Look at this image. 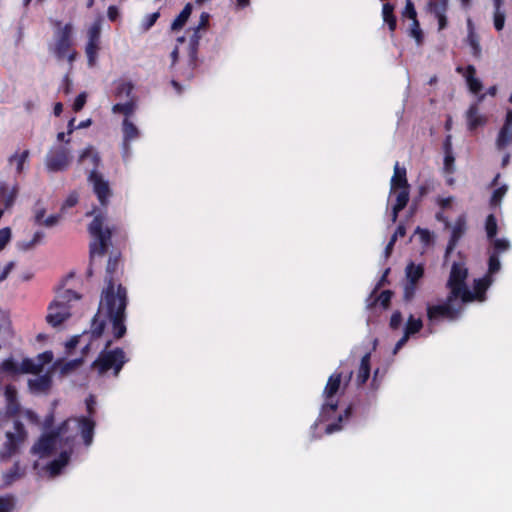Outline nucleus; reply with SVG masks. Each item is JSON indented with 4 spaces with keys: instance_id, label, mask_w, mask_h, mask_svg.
Returning <instances> with one entry per match:
<instances>
[{
    "instance_id": "nucleus-1",
    "label": "nucleus",
    "mask_w": 512,
    "mask_h": 512,
    "mask_svg": "<svg viewBox=\"0 0 512 512\" xmlns=\"http://www.w3.org/2000/svg\"><path fill=\"white\" fill-rule=\"evenodd\" d=\"M488 265V275L476 279L474 281V289L471 291L465 283L468 276L467 268L462 263H454L447 283L450 289L447 301L441 305L428 306L427 315L429 320L436 321L442 317L454 319L460 313L461 304L473 301H485V291L493 281L491 275L498 272L501 268L498 255L490 253Z\"/></svg>"
},
{
    "instance_id": "nucleus-2",
    "label": "nucleus",
    "mask_w": 512,
    "mask_h": 512,
    "mask_svg": "<svg viewBox=\"0 0 512 512\" xmlns=\"http://www.w3.org/2000/svg\"><path fill=\"white\" fill-rule=\"evenodd\" d=\"M94 428L95 422L91 416L67 419L55 432L43 434L31 448V453L39 458L59 454V457L47 466L50 476L54 477L67 465L76 436L80 433L84 444L90 446L93 442Z\"/></svg>"
},
{
    "instance_id": "nucleus-3",
    "label": "nucleus",
    "mask_w": 512,
    "mask_h": 512,
    "mask_svg": "<svg viewBox=\"0 0 512 512\" xmlns=\"http://www.w3.org/2000/svg\"><path fill=\"white\" fill-rule=\"evenodd\" d=\"M125 308V288L121 285L115 287L112 280L109 279L108 286L102 293L98 313L93 320L92 334L97 337L102 334L104 327L103 317H106L112 323L114 336L116 338H121L126 332V327L124 325Z\"/></svg>"
},
{
    "instance_id": "nucleus-4",
    "label": "nucleus",
    "mask_w": 512,
    "mask_h": 512,
    "mask_svg": "<svg viewBox=\"0 0 512 512\" xmlns=\"http://www.w3.org/2000/svg\"><path fill=\"white\" fill-rule=\"evenodd\" d=\"M49 22L53 28V36L48 43V51L57 60H67L72 64L77 58V52L72 47L74 27L72 23L63 24L62 21L50 18Z\"/></svg>"
},
{
    "instance_id": "nucleus-5",
    "label": "nucleus",
    "mask_w": 512,
    "mask_h": 512,
    "mask_svg": "<svg viewBox=\"0 0 512 512\" xmlns=\"http://www.w3.org/2000/svg\"><path fill=\"white\" fill-rule=\"evenodd\" d=\"M26 437L23 425L5 416L0 424V459H9L24 443Z\"/></svg>"
},
{
    "instance_id": "nucleus-6",
    "label": "nucleus",
    "mask_w": 512,
    "mask_h": 512,
    "mask_svg": "<svg viewBox=\"0 0 512 512\" xmlns=\"http://www.w3.org/2000/svg\"><path fill=\"white\" fill-rule=\"evenodd\" d=\"M409 201V185L406 178V169L398 162L394 165V173L390 181V193L388 202L391 204V220L396 222L398 213Z\"/></svg>"
},
{
    "instance_id": "nucleus-7",
    "label": "nucleus",
    "mask_w": 512,
    "mask_h": 512,
    "mask_svg": "<svg viewBox=\"0 0 512 512\" xmlns=\"http://www.w3.org/2000/svg\"><path fill=\"white\" fill-rule=\"evenodd\" d=\"M79 298V295L72 290H64L59 293L48 307L47 322L53 327L61 325L70 317V303Z\"/></svg>"
},
{
    "instance_id": "nucleus-8",
    "label": "nucleus",
    "mask_w": 512,
    "mask_h": 512,
    "mask_svg": "<svg viewBox=\"0 0 512 512\" xmlns=\"http://www.w3.org/2000/svg\"><path fill=\"white\" fill-rule=\"evenodd\" d=\"M88 230L94 237V242L90 245L91 257L102 256L108 246V242L111 237V232L108 228H104V218L98 214L94 217L90 223Z\"/></svg>"
},
{
    "instance_id": "nucleus-9",
    "label": "nucleus",
    "mask_w": 512,
    "mask_h": 512,
    "mask_svg": "<svg viewBox=\"0 0 512 512\" xmlns=\"http://www.w3.org/2000/svg\"><path fill=\"white\" fill-rule=\"evenodd\" d=\"M71 160L72 155L69 146L55 144L48 150L44 162L49 172H59L67 169Z\"/></svg>"
},
{
    "instance_id": "nucleus-10",
    "label": "nucleus",
    "mask_w": 512,
    "mask_h": 512,
    "mask_svg": "<svg viewBox=\"0 0 512 512\" xmlns=\"http://www.w3.org/2000/svg\"><path fill=\"white\" fill-rule=\"evenodd\" d=\"M102 18L98 17L95 21L87 28L86 37L87 42L85 45V54L87 57V63L89 67H94L97 64L98 52L100 50V37L102 30Z\"/></svg>"
},
{
    "instance_id": "nucleus-11",
    "label": "nucleus",
    "mask_w": 512,
    "mask_h": 512,
    "mask_svg": "<svg viewBox=\"0 0 512 512\" xmlns=\"http://www.w3.org/2000/svg\"><path fill=\"white\" fill-rule=\"evenodd\" d=\"M340 385L341 374H332L323 391L324 403L320 414L322 420H327L330 414L336 410L338 401L335 399V396L340 389Z\"/></svg>"
},
{
    "instance_id": "nucleus-12",
    "label": "nucleus",
    "mask_w": 512,
    "mask_h": 512,
    "mask_svg": "<svg viewBox=\"0 0 512 512\" xmlns=\"http://www.w3.org/2000/svg\"><path fill=\"white\" fill-rule=\"evenodd\" d=\"M127 358L121 349H116L110 352L102 353L100 357L94 362V367L102 374L107 370L113 368L114 374L117 376L126 363Z\"/></svg>"
},
{
    "instance_id": "nucleus-13",
    "label": "nucleus",
    "mask_w": 512,
    "mask_h": 512,
    "mask_svg": "<svg viewBox=\"0 0 512 512\" xmlns=\"http://www.w3.org/2000/svg\"><path fill=\"white\" fill-rule=\"evenodd\" d=\"M209 21V14L203 12L200 16L198 25L193 28L192 33L189 36L187 54L189 57V64L194 65L197 58V50L201 35L199 34L200 29H204Z\"/></svg>"
},
{
    "instance_id": "nucleus-14",
    "label": "nucleus",
    "mask_w": 512,
    "mask_h": 512,
    "mask_svg": "<svg viewBox=\"0 0 512 512\" xmlns=\"http://www.w3.org/2000/svg\"><path fill=\"white\" fill-rule=\"evenodd\" d=\"M123 132V158L127 159L131 154L130 143L140 136V130L129 119L124 118L122 122Z\"/></svg>"
},
{
    "instance_id": "nucleus-15",
    "label": "nucleus",
    "mask_w": 512,
    "mask_h": 512,
    "mask_svg": "<svg viewBox=\"0 0 512 512\" xmlns=\"http://www.w3.org/2000/svg\"><path fill=\"white\" fill-rule=\"evenodd\" d=\"M89 181L93 186V190L97 195L101 204H106L108 198L111 195L109 183L103 179V177L96 173L92 172L89 176Z\"/></svg>"
},
{
    "instance_id": "nucleus-16",
    "label": "nucleus",
    "mask_w": 512,
    "mask_h": 512,
    "mask_svg": "<svg viewBox=\"0 0 512 512\" xmlns=\"http://www.w3.org/2000/svg\"><path fill=\"white\" fill-rule=\"evenodd\" d=\"M509 101L512 103V93L509 98ZM512 143V109L508 110L506 115V120L503 127L500 129L498 133V137L496 139V146L499 150L506 148L508 145Z\"/></svg>"
},
{
    "instance_id": "nucleus-17",
    "label": "nucleus",
    "mask_w": 512,
    "mask_h": 512,
    "mask_svg": "<svg viewBox=\"0 0 512 512\" xmlns=\"http://www.w3.org/2000/svg\"><path fill=\"white\" fill-rule=\"evenodd\" d=\"M422 326L423 324L421 319L410 315L405 325L404 334L395 345L394 354H396L406 344L411 335L419 332Z\"/></svg>"
},
{
    "instance_id": "nucleus-18",
    "label": "nucleus",
    "mask_w": 512,
    "mask_h": 512,
    "mask_svg": "<svg viewBox=\"0 0 512 512\" xmlns=\"http://www.w3.org/2000/svg\"><path fill=\"white\" fill-rule=\"evenodd\" d=\"M29 155L30 151L28 149H16L15 152L7 159L8 166L14 169L16 174L23 173L25 164L28 162Z\"/></svg>"
},
{
    "instance_id": "nucleus-19",
    "label": "nucleus",
    "mask_w": 512,
    "mask_h": 512,
    "mask_svg": "<svg viewBox=\"0 0 512 512\" xmlns=\"http://www.w3.org/2000/svg\"><path fill=\"white\" fill-rule=\"evenodd\" d=\"M17 187H8L5 182L0 181V206L9 208L13 205L17 196Z\"/></svg>"
},
{
    "instance_id": "nucleus-20",
    "label": "nucleus",
    "mask_w": 512,
    "mask_h": 512,
    "mask_svg": "<svg viewBox=\"0 0 512 512\" xmlns=\"http://www.w3.org/2000/svg\"><path fill=\"white\" fill-rule=\"evenodd\" d=\"M467 125L470 130H474L486 123V117L479 112L477 105H472L466 113Z\"/></svg>"
},
{
    "instance_id": "nucleus-21",
    "label": "nucleus",
    "mask_w": 512,
    "mask_h": 512,
    "mask_svg": "<svg viewBox=\"0 0 512 512\" xmlns=\"http://www.w3.org/2000/svg\"><path fill=\"white\" fill-rule=\"evenodd\" d=\"M457 72L462 73L466 79L467 85L471 92L477 93L482 89V84L479 79L475 78V68L472 65H469L465 72H463V68L458 67Z\"/></svg>"
},
{
    "instance_id": "nucleus-22",
    "label": "nucleus",
    "mask_w": 512,
    "mask_h": 512,
    "mask_svg": "<svg viewBox=\"0 0 512 512\" xmlns=\"http://www.w3.org/2000/svg\"><path fill=\"white\" fill-rule=\"evenodd\" d=\"M99 162V156L93 146L89 145L85 147L78 155V163L80 165L89 164L96 167Z\"/></svg>"
},
{
    "instance_id": "nucleus-23",
    "label": "nucleus",
    "mask_w": 512,
    "mask_h": 512,
    "mask_svg": "<svg viewBox=\"0 0 512 512\" xmlns=\"http://www.w3.org/2000/svg\"><path fill=\"white\" fill-rule=\"evenodd\" d=\"M465 229H466V220H465V217L462 215L456 220V222L452 226L451 240H450V243L447 248V253L454 248L456 242L459 240V238L465 232Z\"/></svg>"
},
{
    "instance_id": "nucleus-24",
    "label": "nucleus",
    "mask_w": 512,
    "mask_h": 512,
    "mask_svg": "<svg viewBox=\"0 0 512 512\" xmlns=\"http://www.w3.org/2000/svg\"><path fill=\"white\" fill-rule=\"evenodd\" d=\"M426 11L435 16V18L446 14L448 10V0H428Z\"/></svg>"
},
{
    "instance_id": "nucleus-25",
    "label": "nucleus",
    "mask_w": 512,
    "mask_h": 512,
    "mask_svg": "<svg viewBox=\"0 0 512 512\" xmlns=\"http://www.w3.org/2000/svg\"><path fill=\"white\" fill-rule=\"evenodd\" d=\"M192 12V5L190 3L186 4L180 14L175 18V20L171 24L172 31H179L184 27L186 22L188 21Z\"/></svg>"
},
{
    "instance_id": "nucleus-26",
    "label": "nucleus",
    "mask_w": 512,
    "mask_h": 512,
    "mask_svg": "<svg viewBox=\"0 0 512 512\" xmlns=\"http://www.w3.org/2000/svg\"><path fill=\"white\" fill-rule=\"evenodd\" d=\"M25 474V467H21L17 462L14 466L7 472L3 474V480L6 485H10L16 480L23 477Z\"/></svg>"
},
{
    "instance_id": "nucleus-27",
    "label": "nucleus",
    "mask_w": 512,
    "mask_h": 512,
    "mask_svg": "<svg viewBox=\"0 0 512 512\" xmlns=\"http://www.w3.org/2000/svg\"><path fill=\"white\" fill-rule=\"evenodd\" d=\"M370 375V353H366L360 363L358 375H357V381L359 384H364Z\"/></svg>"
},
{
    "instance_id": "nucleus-28",
    "label": "nucleus",
    "mask_w": 512,
    "mask_h": 512,
    "mask_svg": "<svg viewBox=\"0 0 512 512\" xmlns=\"http://www.w3.org/2000/svg\"><path fill=\"white\" fill-rule=\"evenodd\" d=\"M44 238V233L37 231L34 233L33 237L30 240H23L17 243V247L21 251H29L33 249L35 246L40 244Z\"/></svg>"
},
{
    "instance_id": "nucleus-29",
    "label": "nucleus",
    "mask_w": 512,
    "mask_h": 512,
    "mask_svg": "<svg viewBox=\"0 0 512 512\" xmlns=\"http://www.w3.org/2000/svg\"><path fill=\"white\" fill-rule=\"evenodd\" d=\"M393 11L394 6L389 3H385L382 7L383 21L388 24V27L392 32L396 29V18L393 14Z\"/></svg>"
},
{
    "instance_id": "nucleus-30",
    "label": "nucleus",
    "mask_w": 512,
    "mask_h": 512,
    "mask_svg": "<svg viewBox=\"0 0 512 512\" xmlns=\"http://www.w3.org/2000/svg\"><path fill=\"white\" fill-rule=\"evenodd\" d=\"M455 158L452 154L451 145H450V137L447 138L445 144V157H444V171L447 174H452L455 171L454 165Z\"/></svg>"
},
{
    "instance_id": "nucleus-31",
    "label": "nucleus",
    "mask_w": 512,
    "mask_h": 512,
    "mask_svg": "<svg viewBox=\"0 0 512 512\" xmlns=\"http://www.w3.org/2000/svg\"><path fill=\"white\" fill-rule=\"evenodd\" d=\"M406 278L407 281L416 283L424 273V268L422 265H415L414 263H410L406 267Z\"/></svg>"
},
{
    "instance_id": "nucleus-32",
    "label": "nucleus",
    "mask_w": 512,
    "mask_h": 512,
    "mask_svg": "<svg viewBox=\"0 0 512 512\" xmlns=\"http://www.w3.org/2000/svg\"><path fill=\"white\" fill-rule=\"evenodd\" d=\"M136 109V104L130 100L125 103H117L112 107L113 113H120L128 119L129 116L133 115Z\"/></svg>"
},
{
    "instance_id": "nucleus-33",
    "label": "nucleus",
    "mask_w": 512,
    "mask_h": 512,
    "mask_svg": "<svg viewBox=\"0 0 512 512\" xmlns=\"http://www.w3.org/2000/svg\"><path fill=\"white\" fill-rule=\"evenodd\" d=\"M493 252L496 255L506 252L510 248V242L506 238H492L490 239Z\"/></svg>"
},
{
    "instance_id": "nucleus-34",
    "label": "nucleus",
    "mask_w": 512,
    "mask_h": 512,
    "mask_svg": "<svg viewBox=\"0 0 512 512\" xmlns=\"http://www.w3.org/2000/svg\"><path fill=\"white\" fill-rule=\"evenodd\" d=\"M501 6L502 2L499 4L494 2V27L498 31L502 30L505 24V12L501 9Z\"/></svg>"
},
{
    "instance_id": "nucleus-35",
    "label": "nucleus",
    "mask_w": 512,
    "mask_h": 512,
    "mask_svg": "<svg viewBox=\"0 0 512 512\" xmlns=\"http://www.w3.org/2000/svg\"><path fill=\"white\" fill-rule=\"evenodd\" d=\"M81 362L82 361L80 359L71 360L66 363H61L60 361H56L53 364L52 369L59 367L61 374L64 375V374L69 373L71 370L75 369L76 367H78L81 364Z\"/></svg>"
},
{
    "instance_id": "nucleus-36",
    "label": "nucleus",
    "mask_w": 512,
    "mask_h": 512,
    "mask_svg": "<svg viewBox=\"0 0 512 512\" xmlns=\"http://www.w3.org/2000/svg\"><path fill=\"white\" fill-rule=\"evenodd\" d=\"M466 42H467V44L471 48V53L475 57H479L480 54H481V47H480V43H479V39H478L477 34L476 33H472V32L468 33L467 38H466Z\"/></svg>"
},
{
    "instance_id": "nucleus-37",
    "label": "nucleus",
    "mask_w": 512,
    "mask_h": 512,
    "mask_svg": "<svg viewBox=\"0 0 512 512\" xmlns=\"http://www.w3.org/2000/svg\"><path fill=\"white\" fill-rule=\"evenodd\" d=\"M409 35L415 39L417 45H420L423 41V33L420 28V24L416 19H412L410 29H409Z\"/></svg>"
},
{
    "instance_id": "nucleus-38",
    "label": "nucleus",
    "mask_w": 512,
    "mask_h": 512,
    "mask_svg": "<svg viewBox=\"0 0 512 512\" xmlns=\"http://www.w3.org/2000/svg\"><path fill=\"white\" fill-rule=\"evenodd\" d=\"M160 14L159 12H154L151 14H147L140 23V29L142 32L148 31L157 21Z\"/></svg>"
},
{
    "instance_id": "nucleus-39",
    "label": "nucleus",
    "mask_w": 512,
    "mask_h": 512,
    "mask_svg": "<svg viewBox=\"0 0 512 512\" xmlns=\"http://www.w3.org/2000/svg\"><path fill=\"white\" fill-rule=\"evenodd\" d=\"M485 229L487 233V237L492 239L495 237L497 233V222L493 215H489L486 219Z\"/></svg>"
},
{
    "instance_id": "nucleus-40",
    "label": "nucleus",
    "mask_w": 512,
    "mask_h": 512,
    "mask_svg": "<svg viewBox=\"0 0 512 512\" xmlns=\"http://www.w3.org/2000/svg\"><path fill=\"white\" fill-rule=\"evenodd\" d=\"M507 190H508V188H507L506 185H503V186L497 188L493 192V195H492V198H491V204L494 205V206L499 205L501 200H502V198L505 196Z\"/></svg>"
},
{
    "instance_id": "nucleus-41",
    "label": "nucleus",
    "mask_w": 512,
    "mask_h": 512,
    "mask_svg": "<svg viewBox=\"0 0 512 512\" xmlns=\"http://www.w3.org/2000/svg\"><path fill=\"white\" fill-rule=\"evenodd\" d=\"M14 506V499L11 496L0 497V512H10Z\"/></svg>"
},
{
    "instance_id": "nucleus-42",
    "label": "nucleus",
    "mask_w": 512,
    "mask_h": 512,
    "mask_svg": "<svg viewBox=\"0 0 512 512\" xmlns=\"http://www.w3.org/2000/svg\"><path fill=\"white\" fill-rule=\"evenodd\" d=\"M402 15L404 17H408L411 20L417 18V12L411 0H406V5L402 12Z\"/></svg>"
},
{
    "instance_id": "nucleus-43",
    "label": "nucleus",
    "mask_w": 512,
    "mask_h": 512,
    "mask_svg": "<svg viewBox=\"0 0 512 512\" xmlns=\"http://www.w3.org/2000/svg\"><path fill=\"white\" fill-rule=\"evenodd\" d=\"M132 85L131 83H128V82H122L118 85L117 87V95L119 97H122V96H126V97H129L131 92H132Z\"/></svg>"
},
{
    "instance_id": "nucleus-44",
    "label": "nucleus",
    "mask_w": 512,
    "mask_h": 512,
    "mask_svg": "<svg viewBox=\"0 0 512 512\" xmlns=\"http://www.w3.org/2000/svg\"><path fill=\"white\" fill-rule=\"evenodd\" d=\"M78 202V195L76 192H72L68 195L66 200L64 201L61 210L66 211L67 209L75 206Z\"/></svg>"
},
{
    "instance_id": "nucleus-45",
    "label": "nucleus",
    "mask_w": 512,
    "mask_h": 512,
    "mask_svg": "<svg viewBox=\"0 0 512 512\" xmlns=\"http://www.w3.org/2000/svg\"><path fill=\"white\" fill-rule=\"evenodd\" d=\"M416 234L419 236L420 238V241L424 244V245H429L432 241V234L430 233V231L426 230V229H420L418 228L416 230Z\"/></svg>"
},
{
    "instance_id": "nucleus-46",
    "label": "nucleus",
    "mask_w": 512,
    "mask_h": 512,
    "mask_svg": "<svg viewBox=\"0 0 512 512\" xmlns=\"http://www.w3.org/2000/svg\"><path fill=\"white\" fill-rule=\"evenodd\" d=\"M11 239V230L6 227L0 229V250H2Z\"/></svg>"
},
{
    "instance_id": "nucleus-47",
    "label": "nucleus",
    "mask_w": 512,
    "mask_h": 512,
    "mask_svg": "<svg viewBox=\"0 0 512 512\" xmlns=\"http://www.w3.org/2000/svg\"><path fill=\"white\" fill-rule=\"evenodd\" d=\"M415 292H416V283L408 281L404 287V299L407 301L411 300L413 298Z\"/></svg>"
},
{
    "instance_id": "nucleus-48",
    "label": "nucleus",
    "mask_w": 512,
    "mask_h": 512,
    "mask_svg": "<svg viewBox=\"0 0 512 512\" xmlns=\"http://www.w3.org/2000/svg\"><path fill=\"white\" fill-rule=\"evenodd\" d=\"M86 97H87V95L85 92H83L77 96V98L75 99L74 104H73V109L76 112L80 111L84 107V105L86 103Z\"/></svg>"
},
{
    "instance_id": "nucleus-49",
    "label": "nucleus",
    "mask_w": 512,
    "mask_h": 512,
    "mask_svg": "<svg viewBox=\"0 0 512 512\" xmlns=\"http://www.w3.org/2000/svg\"><path fill=\"white\" fill-rule=\"evenodd\" d=\"M61 216L58 214L50 215L46 217L41 225H44L46 227H53L56 226L60 222Z\"/></svg>"
},
{
    "instance_id": "nucleus-50",
    "label": "nucleus",
    "mask_w": 512,
    "mask_h": 512,
    "mask_svg": "<svg viewBox=\"0 0 512 512\" xmlns=\"http://www.w3.org/2000/svg\"><path fill=\"white\" fill-rule=\"evenodd\" d=\"M392 293L389 290L381 292V294L378 296L377 301L381 303V305L386 308L389 305V302L391 300Z\"/></svg>"
},
{
    "instance_id": "nucleus-51",
    "label": "nucleus",
    "mask_w": 512,
    "mask_h": 512,
    "mask_svg": "<svg viewBox=\"0 0 512 512\" xmlns=\"http://www.w3.org/2000/svg\"><path fill=\"white\" fill-rule=\"evenodd\" d=\"M402 322V315L399 311H396L392 314L390 319V327L392 329H398Z\"/></svg>"
},
{
    "instance_id": "nucleus-52",
    "label": "nucleus",
    "mask_w": 512,
    "mask_h": 512,
    "mask_svg": "<svg viewBox=\"0 0 512 512\" xmlns=\"http://www.w3.org/2000/svg\"><path fill=\"white\" fill-rule=\"evenodd\" d=\"M15 267V262L14 261H10L8 262L4 267L3 269L0 271V280H5L8 275L10 274V272L14 269Z\"/></svg>"
},
{
    "instance_id": "nucleus-53",
    "label": "nucleus",
    "mask_w": 512,
    "mask_h": 512,
    "mask_svg": "<svg viewBox=\"0 0 512 512\" xmlns=\"http://www.w3.org/2000/svg\"><path fill=\"white\" fill-rule=\"evenodd\" d=\"M186 41L184 36L177 38V46L174 48V50L171 52V58H172V64L174 65L176 61L178 60L179 56V44H183Z\"/></svg>"
},
{
    "instance_id": "nucleus-54",
    "label": "nucleus",
    "mask_w": 512,
    "mask_h": 512,
    "mask_svg": "<svg viewBox=\"0 0 512 512\" xmlns=\"http://www.w3.org/2000/svg\"><path fill=\"white\" fill-rule=\"evenodd\" d=\"M107 16L110 21H115L119 16V10L116 6H109L107 10Z\"/></svg>"
},
{
    "instance_id": "nucleus-55",
    "label": "nucleus",
    "mask_w": 512,
    "mask_h": 512,
    "mask_svg": "<svg viewBox=\"0 0 512 512\" xmlns=\"http://www.w3.org/2000/svg\"><path fill=\"white\" fill-rule=\"evenodd\" d=\"M117 265H118L117 258H109L107 267H106L107 274L111 275L116 270Z\"/></svg>"
},
{
    "instance_id": "nucleus-56",
    "label": "nucleus",
    "mask_w": 512,
    "mask_h": 512,
    "mask_svg": "<svg viewBox=\"0 0 512 512\" xmlns=\"http://www.w3.org/2000/svg\"><path fill=\"white\" fill-rule=\"evenodd\" d=\"M454 199L452 197L442 198L439 200V205L442 210H446L452 207Z\"/></svg>"
},
{
    "instance_id": "nucleus-57",
    "label": "nucleus",
    "mask_w": 512,
    "mask_h": 512,
    "mask_svg": "<svg viewBox=\"0 0 512 512\" xmlns=\"http://www.w3.org/2000/svg\"><path fill=\"white\" fill-rule=\"evenodd\" d=\"M9 325L10 323L6 313L0 310V331L2 329H8Z\"/></svg>"
},
{
    "instance_id": "nucleus-58",
    "label": "nucleus",
    "mask_w": 512,
    "mask_h": 512,
    "mask_svg": "<svg viewBox=\"0 0 512 512\" xmlns=\"http://www.w3.org/2000/svg\"><path fill=\"white\" fill-rule=\"evenodd\" d=\"M44 216H45V209L37 208L35 210V216L34 217H35V222L37 224H39V225L42 224L43 220L45 219Z\"/></svg>"
},
{
    "instance_id": "nucleus-59",
    "label": "nucleus",
    "mask_w": 512,
    "mask_h": 512,
    "mask_svg": "<svg viewBox=\"0 0 512 512\" xmlns=\"http://www.w3.org/2000/svg\"><path fill=\"white\" fill-rule=\"evenodd\" d=\"M56 139H57V144H63V145L68 146L70 143V139L66 138V133H64V132H59L57 134Z\"/></svg>"
},
{
    "instance_id": "nucleus-60",
    "label": "nucleus",
    "mask_w": 512,
    "mask_h": 512,
    "mask_svg": "<svg viewBox=\"0 0 512 512\" xmlns=\"http://www.w3.org/2000/svg\"><path fill=\"white\" fill-rule=\"evenodd\" d=\"M95 399L93 396H90L87 400H86V406H87V411L88 413L91 415L93 414V409H94V405H95Z\"/></svg>"
},
{
    "instance_id": "nucleus-61",
    "label": "nucleus",
    "mask_w": 512,
    "mask_h": 512,
    "mask_svg": "<svg viewBox=\"0 0 512 512\" xmlns=\"http://www.w3.org/2000/svg\"><path fill=\"white\" fill-rule=\"evenodd\" d=\"M437 20H438V28H439V30H443L447 26L446 14L437 17Z\"/></svg>"
},
{
    "instance_id": "nucleus-62",
    "label": "nucleus",
    "mask_w": 512,
    "mask_h": 512,
    "mask_svg": "<svg viewBox=\"0 0 512 512\" xmlns=\"http://www.w3.org/2000/svg\"><path fill=\"white\" fill-rule=\"evenodd\" d=\"M341 429V426L338 423L329 424L326 427V433L331 434L333 432L339 431Z\"/></svg>"
},
{
    "instance_id": "nucleus-63",
    "label": "nucleus",
    "mask_w": 512,
    "mask_h": 512,
    "mask_svg": "<svg viewBox=\"0 0 512 512\" xmlns=\"http://www.w3.org/2000/svg\"><path fill=\"white\" fill-rule=\"evenodd\" d=\"M406 233V230H405V227L403 225H399L395 231V233L393 234V237H395L396 239L398 237H403Z\"/></svg>"
},
{
    "instance_id": "nucleus-64",
    "label": "nucleus",
    "mask_w": 512,
    "mask_h": 512,
    "mask_svg": "<svg viewBox=\"0 0 512 512\" xmlns=\"http://www.w3.org/2000/svg\"><path fill=\"white\" fill-rule=\"evenodd\" d=\"M79 342V339L78 337H73L72 339H70L67 343H66V347L67 349H72L74 347H76V345L78 344Z\"/></svg>"
}]
</instances>
